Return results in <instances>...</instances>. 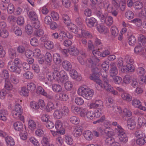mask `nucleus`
<instances>
[{"label": "nucleus", "instance_id": "obj_1", "mask_svg": "<svg viewBox=\"0 0 146 146\" xmlns=\"http://www.w3.org/2000/svg\"><path fill=\"white\" fill-rule=\"evenodd\" d=\"M78 93L86 99L89 100L92 97L94 92L92 90L87 88L85 85L80 86L78 90Z\"/></svg>", "mask_w": 146, "mask_h": 146}, {"label": "nucleus", "instance_id": "obj_2", "mask_svg": "<svg viewBox=\"0 0 146 146\" xmlns=\"http://www.w3.org/2000/svg\"><path fill=\"white\" fill-rule=\"evenodd\" d=\"M21 106L19 104H17L15 107L14 110L12 111V114L14 118L17 119H20L21 121H23L24 117L22 115L23 110Z\"/></svg>", "mask_w": 146, "mask_h": 146}, {"label": "nucleus", "instance_id": "obj_3", "mask_svg": "<svg viewBox=\"0 0 146 146\" xmlns=\"http://www.w3.org/2000/svg\"><path fill=\"white\" fill-rule=\"evenodd\" d=\"M68 113L69 110L67 108L64 109H61L59 110H56L54 111L53 115L55 118L60 119L62 116L68 115Z\"/></svg>", "mask_w": 146, "mask_h": 146}, {"label": "nucleus", "instance_id": "obj_4", "mask_svg": "<svg viewBox=\"0 0 146 146\" xmlns=\"http://www.w3.org/2000/svg\"><path fill=\"white\" fill-rule=\"evenodd\" d=\"M90 108L91 109H96L97 110H103L104 106L103 102L100 100H96L94 102L90 104Z\"/></svg>", "mask_w": 146, "mask_h": 146}, {"label": "nucleus", "instance_id": "obj_5", "mask_svg": "<svg viewBox=\"0 0 146 146\" xmlns=\"http://www.w3.org/2000/svg\"><path fill=\"white\" fill-rule=\"evenodd\" d=\"M7 68L10 72L17 75L19 74L21 72V70L19 66L13 64L11 62H8Z\"/></svg>", "mask_w": 146, "mask_h": 146}, {"label": "nucleus", "instance_id": "obj_6", "mask_svg": "<svg viewBox=\"0 0 146 146\" xmlns=\"http://www.w3.org/2000/svg\"><path fill=\"white\" fill-rule=\"evenodd\" d=\"M87 63H89V65H86L88 67H90V66L92 68V71L93 74H99L100 70L98 68L95 67L96 64L94 61L91 59H89L88 60Z\"/></svg>", "mask_w": 146, "mask_h": 146}, {"label": "nucleus", "instance_id": "obj_7", "mask_svg": "<svg viewBox=\"0 0 146 146\" xmlns=\"http://www.w3.org/2000/svg\"><path fill=\"white\" fill-rule=\"evenodd\" d=\"M39 79L42 82L43 84L46 87L50 86L52 84L51 78L47 77V76L44 75L40 76Z\"/></svg>", "mask_w": 146, "mask_h": 146}, {"label": "nucleus", "instance_id": "obj_8", "mask_svg": "<svg viewBox=\"0 0 146 146\" xmlns=\"http://www.w3.org/2000/svg\"><path fill=\"white\" fill-rule=\"evenodd\" d=\"M85 22L87 25L90 27H95L97 25V21L93 17H87L85 19Z\"/></svg>", "mask_w": 146, "mask_h": 146}, {"label": "nucleus", "instance_id": "obj_9", "mask_svg": "<svg viewBox=\"0 0 146 146\" xmlns=\"http://www.w3.org/2000/svg\"><path fill=\"white\" fill-rule=\"evenodd\" d=\"M83 129L82 126H76L72 132L73 135L76 137H79L82 134Z\"/></svg>", "mask_w": 146, "mask_h": 146}, {"label": "nucleus", "instance_id": "obj_10", "mask_svg": "<svg viewBox=\"0 0 146 146\" xmlns=\"http://www.w3.org/2000/svg\"><path fill=\"white\" fill-rule=\"evenodd\" d=\"M135 68L133 64H127L126 66H123L121 68V70L123 72H127V71L130 72H133Z\"/></svg>", "mask_w": 146, "mask_h": 146}, {"label": "nucleus", "instance_id": "obj_11", "mask_svg": "<svg viewBox=\"0 0 146 146\" xmlns=\"http://www.w3.org/2000/svg\"><path fill=\"white\" fill-rule=\"evenodd\" d=\"M55 128L60 135H63L65 133V130L62 128V124L61 121H58L56 122Z\"/></svg>", "mask_w": 146, "mask_h": 146}, {"label": "nucleus", "instance_id": "obj_12", "mask_svg": "<svg viewBox=\"0 0 146 146\" xmlns=\"http://www.w3.org/2000/svg\"><path fill=\"white\" fill-rule=\"evenodd\" d=\"M122 130H121L119 131L120 133L118 134L120 142L123 143H126L128 140V137L126 134L124 132H122Z\"/></svg>", "mask_w": 146, "mask_h": 146}, {"label": "nucleus", "instance_id": "obj_13", "mask_svg": "<svg viewBox=\"0 0 146 146\" xmlns=\"http://www.w3.org/2000/svg\"><path fill=\"white\" fill-rule=\"evenodd\" d=\"M136 124L134 119L132 118L128 119L127 121V126L129 129H132L135 127Z\"/></svg>", "mask_w": 146, "mask_h": 146}, {"label": "nucleus", "instance_id": "obj_14", "mask_svg": "<svg viewBox=\"0 0 146 146\" xmlns=\"http://www.w3.org/2000/svg\"><path fill=\"white\" fill-rule=\"evenodd\" d=\"M61 76L59 79V82L63 83L68 80V77L66 73L63 70L61 71Z\"/></svg>", "mask_w": 146, "mask_h": 146}, {"label": "nucleus", "instance_id": "obj_15", "mask_svg": "<svg viewBox=\"0 0 146 146\" xmlns=\"http://www.w3.org/2000/svg\"><path fill=\"white\" fill-rule=\"evenodd\" d=\"M63 68L66 70L69 71L72 68V65L71 63L67 60H64L62 64Z\"/></svg>", "mask_w": 146, "mask_h": 146}, {"label": "nucleus", "instance_id": "obj_16", "mask_svg": "<svg viewBox=\"0 0 146 146\" xmlns=\"http://www.w3.org/2000/svg\"><path fill=\"white\" fill-rule=\"evenodd\" d=\"M117 73L118 70L116 67L114 66H111L110 71V76L111 77H113L117 76Z\"/></svg>", "mask_w": 146, "mask_h": 146}, {"label": "nucleus", "instance_id": "obj_17", "mask_svg": "<svg viewBox=\"0 0 146 146\" xmlns=\"http://www.w3.org/2000/svg\"><path fill=\"white\" fill-rule=\"evenodd\" d=\"M62 19L64 23L66 25H70L71 21L69 17L67 14H63L62 15Z\"/></svg>", "mask_w": 146, "mask_h": 146}, {"label": "nucleus", "instance_id": "obj_18", "mask_svg": "<svg viewBox=\"0 0 146 146\" xmlns=\"http://www.w3.org/2000/svg\"><path fill=\"white\" fill-rule=\"evenodd\" d=\"M84 135L85 138L88 140H91L93 138V134L90 131H85L84 132Z\"/></svg>", "mask_w": 146, "mask_h": 146}, {"label": "nucleus", "instance_id": "obj_19", "mask_svg": "<svg viewBox=\"0 0 146 146\" xmlns=\"http://www.w3.org/2000/svg\"><path fill=\"white\" fill-rule=\"evenodd\" d=\"M68 52L71 55L75 56H77L79 53V50L75 47L69 48Z\"/></svg>", "mask_w": 146, "mask_h": 146}, {"label": "nucleus", "instance_id": "obj_20", "mask_svg": "<svg viewBox=\"0 0 146 146\" xmlns=\"http://www.w3.org/2000/svg\"><path fill=\"white\" fill-rule=\"evenodd\" d=\"M97 16L100 19L101 22L103 23H105L106 22V16L107 15H105L100 11H99L96 14Z\"/></svg>", "mask_w": 146, "mask_h": 146}, {"label": "nucleus", "instance_id": "obj_21", "mask_svg": "<svg viewBox=\"0 0 146 146\" xmlns=\"http://www.w3.org/2000/svg\"><path fill=\"white\" fill-rule=\"evenodd\" d=\"M13 125L14 129L18 131H20L23 127V125L21 122L17 121L14 123Z\"/></svg>", "mask_w": 146, "mask_h": 146}, {"label": "nucleus", "instance_id": "obj_22", "mask_svg": "<svg viewBox=\"0 0 146 146\" xmlns=\"http://www.w3.org/2000/svg\"><path fill=\"white\" fill-rule=\"evenodd\" d=\"M28 16L32 21L36 20L38 19L37 15L35 12L33 11H30L28 13Z\"/></svg>", "mask_w": 146, "mask_h": 146}, {"label": "nucleus", "instance_id": "obj_23", "mask_svg": "<svg viewBox=\"0 0 146 146\" xmlns=\"http://www.w3.org/2000/svg\"><path fill=\"white\" fill-rule=\"evenodd\" d=\"M53 60L56 64H60L61 61L60 55L56 53L53 55Z\"/></svg>", "mask_w": 146, "mask_h": 146}, {"label": "nucleus", "instance_id": "obj_24", "mask_svg": "<svg viewBox=\"0 0 146 146\" xmlns=\"http://www.w3.org/2000/svg\"><path fill=\"white\" fill-rule=\"evenodd\" d=\"M52 88L53 90L56 92H59L62 90V88L61 86L59 84H54L52 86Z\"/></svg>", "mask_w": 146, "mask_h": 146}, {"label": "nucleus", "instance_id": "obj_25", "mask_svg": "<svg viewBox=\"0 0 146 146\" xmlns=\"http://www.w3.org/2000/svg\"><path fill=\"white\" fill-rule=\"evenodd\" d=\"M143 51V47L141 45L137 46L134 48V52L135 54H141Z\"/></svg>", "mask_w": 146, "mask_h": 146}, {"label": "nucleus", "instance_id": "obj_26", "mask_svg": "<svg viewBox=\"0 0 146 146\" xmlns=\"http://www.w3.org/2000/svg\"><path fill=\"white\" fill-rule=\"evenodd\" d=\"M135 135L136 137L138 138H143L145 135L143 131L140 129H137L135 131Z\"/></svg>", "mask_w": 146, "mask_h": 146}, {"label": "nucleus", "instance_id": "obj_27", "mask_svg": "<svg viewBox=\"0 0 146 146\" xmlns=\"http://www.w3.org/2000/svg\"><path fill=\"white\" fill-rule=\"evenodd\" d=\"M99 75L96 74H91L90 77V79L96 83H99V82H100V80L99 79Z\"/></svg>", "mask_w": 146, "mask_h": 146}, {"label": "nucleus", "instance_id": "obj_28", "mask_svg": "<svg viewBox=\"0 0 146 146\" xmlns=\"http://www.w3.org/2000/svg\"><path fill=\"white\" fill-rule=\"evenodd\" d=\"M5 141L10 146H13L15 144V142L13 138L9 136H7L6 137Z\"/></svg>", "mask_w": 146, "mask_h": 146}, {"label": "nucleus", "instance_id": "obj_29", "mask_svg": "<svg viewBox=\"0 0 146 146\" xmlns=\"http://www.w3.org/2000/svg\"><path fill=\"white\" fill-rule=\"evenodd\" d=\"M55 109L54 106L52 102H49L46 106L45 109L47 112H50Z\"/></svg>", "mask_w": 146, "mask_h": 146}, {"label": "nucleus", "instance_id": "obj_30", "mask_svg": "<svg viewBox=\"0 0 146 146\" xmlns=\"http://www.w3.org/2000/svg\"><path fill=\"white\" fill-rule=\"evenodd\" d=\"M44 46L48 49H51L54 47L53 42L50 41H46L44 43Z\"/></svg>", "mask_w": 146, "mask_h": 146}, {"label": "nucleus", "instance_id": "obj_31", "mask_svg": "<svg viewBox=\"0 0 146 146\" xmlns=\"http://www.w3.org/2000/svg\"><path fill=\"white\" fill-rule=\"evenodd\" d=\"M31 23L33 27L36 29H39L40 26V22L38 19L36 20L32 21Z\"/></svg>", "mask_w": 146, "mask_h": 146}, {"label": "nucleus", "instance_id": "obj_32", "mask_svg": "<svg viewBox=\"0 0 146 146\" xmlns=\"http://www.w3.org/2000/svg\"><path fill=\"white\" fill-rule=\"evenodd\" d=\"M131 23H133L137 27H140L142 25V21L139 18H135L130 21Z\"/></svg>", "mask_w": 146, "mask_h": 146}, {"label": "nucleus", "instance_id": "obj_33", "mask_svg": "<svg viewBox=\"0 0 146 146\" xmlns=\"http://www.w3.org/2000/svg\"><path fill=\"white\" fill-rule=\"evenodd\" d=\"M128 42L129 45L133 46L134 45L136 42V39L135 36L131 35L128 38Z\"/></svg>", "mask_w": 146, "mask_h": 146}, {"label": "nucleus", "instance_id": "obj_34", "mask_svg": "<svg viewBox=\"0 0 146 146\" xmlns=\"http://www.w3.org/2000/svg\"><path fill=\"white\" fill-rule=\"evenodd\" d=\"M106 22L105 23L108 26H109L111 25L113 22V18L110 16L107 15L106 18Z\"/></svg>", "mask_w": 146, "mask_h": 146}, {"label": "nucleus", "instance_id": "obj_35", "mask_svg": "<svg viewBox=\"0 0 146 146\" xmlns=\"http://www.w3.org/2000/svg\"><path fill=\"white\" fill-rule=\"evenodd\" d=\"M101 75L102 78V80L104 82V84H108L109 80L107 78V74L105 72H101Z\"/></svg>", "mask_w": 146, "mask_h": 146}, {"label": "nucleus", "instance_id": "obj_36", "mask_svg": "<svg viewBox=\"0 0 146 146\" xmlns=\"http://www.w3.org/2000/svg\"><path fill=\"white\" fill-rule=\"evenodd\" d=\"M9 56L11 59H13L16 57V50L12 48H10L8 50Z\"/></svg>", "mask_w": 146, "mask_h": 146}, {"label": "nucleus", "instance_id": "obj_37", "mask_svg": "<svg viewBox=\"0 0 146 146\" xmlns=\"http://www.w3.org/2000/svg\"><path fill=\"white\" fill-rule=\"evenodd\" d=\"M105 143L108 145H110L115 141L114 138L111 137H107L105 139Z\"/></svg>", "mask_w": 146, "mask_h": 146}, {"label": "nucleus", "instance_id": "obj_38", "mask_svg": "<svg viewBox=\"0 0 146 146\" xmlns=\"http://www.w3.org/2000/svg\"><path fill=\"white\" fill-rule=\"evenodd\" d=\"M121 96L122 98L124 100H126L128 101H130L132 100V97L130 94L126 93H124L122 94Z\"/></svg>", "mask_w": 146, "mask_h": 146}, {"label": "nucleus", "instance_id": "obj_39", "mask_svg": "<svg viewBox=\"0 0 146 146\" xmlns=\"http://www.w3.org/2000/svg\"><path fill=\"white\" fill-rule=\"evenodd\" d=\"M6 113L5 110L4 109L1 110L0 112V119L5 121L7 119V118L6 116Z\"/></svg>", "mask_w": 146, "mask_h": 146}, {"label": "nucleus", "instance_id": "obj_40", "mask_svg": "<svg viewBox=\"0 0 146 146\" xmlns=\"http://www.w3.org/2000/svg\"><path fill=\"white\" fill-rule=\"evenodd\" d=\"M97 28L98 31L100 33L104 32V33H107L108 31V29L105 26L102 25H99L97 27Z\"/></svg>", "mask_w": 146, "mask_h": 146}, {"label": "nucleus", "instance_id": "obj_41", "mask_svg": "<svg viewBox=\"0 0 146 146\" xmlns=\"http://www.w3.org/2000/svg\"><path fill=\"white\" fill-rule=\"evenodd\" d=\"M28 124L29 128L32 130H33L36 128V124L34 121L32 120H30Z\"/></svg>", "mask_w": 146, "mask_h": 146}, {"label": "nucleus", "instance_id": "obj_42", "mask_svg": "<svg viewBox=\"0 0 146 146\" xmlns=\"http://www.w3.org/2000/svg\"><path fill=\"white\" fill-rule=\"evenodd\" d=\"M42 144L43 146H49L50 145L49 139L47 137H44L42 140Z\"/></svg>", "mask_w": 146, "mask_h": 146}, {"label": "nucleus", "instance_id": "obj_43", "mask_svg": "<svg viewBox=\"0 0 146 146\" xmlns=\"http://www.w3.org/2000/svg\"><path fill=\"white\" fill-rule=\"evenodd\" d=\"M71 25H70L69 27L70 29L73 33H75L76 34L78 33H79V30H78L76 25L74 24H70Z\"/></svg>", "mask_w": 146, "mask_h": 146}, {"label": "nucleus", "instance_id": "obj_44", "mask_svg": "<svg viewBox=\"0 0 146 146\" xmlns=\"http://www.w3.org/2000/svg\"><path fill=\"white\" fill-rule=\"evenodd\" d=\"M44 57L46 61L48 63H50L52 62V58L50 53L46 52L45 55Z\"/></svg>", "mask_w": 146, "mask_h": 146}, {"label": "nucleus", "instance_id": "obj_45", "mask_svg": "<svg viewBox=\"0 0 146 146\" xmlns=\"http://www.w3.org/2000/svg\"><path fill=\"white\" fill-rule=\"evenodd\" d=\"M24 78L27 79H30L33 77V74L31 72L27 71L23 74Z\"/></svg>", "mask_w": 146, "mask_h": 146}, {"label": "nucleus", "instance_id": "obj_46", "mask_svg": "<svg viewBox=\"0 0 146 146\" xmlns=\"http://www.w3.org/2000/svg\"><path fill=\"white\" fill-rule=\"evenodd\" d=\"M70 120L71 123L75 125L78 124L80 122L79 119L75 116H73L70 117Z\"/></svg>", "mask_w": 146, "mask_h": 146}, {"label": "nucleus", "instance_id": "obj_47", "mask_svg": "<svg viewBox=\"0 0 146 146\" xmlns=\"http://www.w3.org/2000/svg\"><path fill=\"white\" fill-rule=\"evenodd\" d=\"M136 72L139 75L142 76L145 74V71L143 67H139L137 68Z\"/></svg>", "mask_w": 146, "mask_h": 146}, {"label": "nucleus", "instance_id": "obj_48", "mask_svg": "<svg viewBox=\"0 0 146 146\" xmlns=\"http://www.w3.org/2000/svg\"><path fill=\"white\" fill-rule=\"evenodd\" d=\"M126 17L129 19H133L134 17L133 13L131 11H128L125 13Z\"/></svg>", "mask_w": 146, "mask_h": 146}, {"label": "nucleus", "instance_id": "obj_49", "mask_svg": "<svg viewBox=\"0 0 146 146\" xmlns=\"http://www.w3.org/2000/svg\"><path fill=\"white\" fill-rule=\"evenodd\" d=\"M29 90L25 87H23L20 92V94L24 96H27L29 93Z\"/></svg>", "mask_w": 146, "mask_h": 146}, {"label": "nucleus", "instance_id": "obj_50", "mask_svg": "<svg viewBox=\"0 0 146 146\" xmlns=\"http://www.w3.org/2000/svg\"><path fill=\"white\" fill-rule=\"evenodd\" d=\"M131 77L129 75H126L123 78V82L125 84H128L131 81Z\"/></svg>", "mask_w": 146, "mask_h": 146}, {"label": "nucleus", "instance_id": "obj_51", "mask_svg": "<svg viewBox=\"0 0 146 146\" xmlns=\"http://www.w3.org/2000/svg\"><path fill=\"white\" fill-rule=\"evenodd\" d=\"M13 31L15 34L17 36H19L22 35V32L21 28L17 26L14 27Z\"/></svg>", "mask_w": 146, "mask_h": 146}, {"label": "nucleus", "instance_id": "obj_52", "mask_svg": "<svg viewBox=\"0 0 146 146\" xmlns=\"http://www.w3.org/2000/svg\"><path fill=\"white\" fill-rule=\"evenodd\" d=\"M5 88L8 90H10L12 89V85L8 79L5 80Z\"/></svg>", "mask_w": 146, "mask_h": 146}, {"label": "nucleus", "instance_id": "obj_53", "mask_svg": "<svg viewBox=\"0 0 146 146\" xmlns=\"http://www.w3.org/2000/svg\"><path fill=\"white\" fill-rule=\"evenodd\" d=\"M25 29L26 32L28 35H30L33 33L32 27L29 25H28L25 27Z\"/></svg>", "mask_w": 146, "mask_h": 146}, {"label": "nucleus", "instance_id": "obj_54", "mask_svg": "<svg viewBox=\"0 0 146 146\" xmlns=\"http://www.w3.org/2000/svg\"><path fill=\"white\" fill-rule=\"evenodd\" d=\"M114 82L117 84H119L122 82V78L120 76H115L112 77Z\"/></svg>", "mask_w": 146, "mask_h": 146}, {"label": "nucleus", "instance_id": "obj_55", "mask_svg": "<svg viewBox=\"0 0 146 146\" xmlns=\"http://www.w3.org/2000/svg\"><path fill=\"white\" fill-rule=\"evenodd\" d=\"M25 54L28 58H31L34 55V54L32 50H27L25 52Z\"/></svg>", "mask_w": 146, "mask_h": 146}, {"label": "nucleus", "instance_id": "obj_56", "mask_svg": "<svg viewBox=\"0 0 146 146\" xmlns=\"http://www.w3.org/2000/svg\"><path fill=\"white\" fill-rule=\"evenodd\" d=\"M70 74L71 77L73 79H76L78 77V73L75 70H70Z\"/></svg>", "mask_w": 146, "mask_h": 146}, {"label": "nucleus", "instance_id": "obj_57", "mask_svg": "<svg viewBox=\"0 0 146 146\" xmlns=\"http://www.w3.org/2000/svg\"><path fill=\"white\" fill-rule=\"evenodd\" d=\"M31 44L33 46H36L38 45V42L36 38H33L31 39Z\"/></svg>", "mask_w": 146, "mask_h": 146}, {"label": "nucleus", "instance_id": "obj_58", "mask_svg": "<svg viewBox=\"0 0 146 146\" xmlns=\"http://www.w3.org/2000/svg\"><path fill=\"white\" fill-rule=\"evenodd\" d=\"M9 35V33L8 31L5 29H3L1 32V35L2 37L6 38Z\"/></svg>", "mask_w": 146, "mask_h": 146}, {"label": "nucleus", "instance_id": "obj_59", "mask_svg": "<svg viewBox=\"0 0 146 146\" xmlns=\"http://www.w3.org/2000/svg\"><path fill=\"white\" fill-rule=\"evenodd\" d=\"M113 111L117 114H120L122 112V110L120 107L115 106L113 107Z\"/></svg>", "mask_w": 146, "mask_h": 146}, {"label": "nucleus", "instance_id": "obj_60", "mask_svg": "<svg viewBox=\"0 0 146 146\" xmlns=\"http://www.w3.org/2000/svg\"><path fill=\"white\" fill-rule=\"evenodd\" d=\"M65 88L67 90H70L72 88V83L70 81H68L65 83Z\"/></svg>", "mask_w": 146, "mask_h": 146}, {"label": "nucleus", "instance_id": "obj_61", "mask_svg": "<svg viewBox=\"0 0 146 146\" xmlns=\"http://www.w3.org/2000/svg\"><path fill=\"white\" fill-rule=\"evenodd\" d=\"M15 10L14 6L12 3H10L8 6L7 7V11L10 14L13 13Z\"/></svg>", "mask_w": 146, "mask_h": 146}, {"label": "nucleus", "instance_id": "obj_62", "mask_svg": "<svg viewBox=\"0 0 146 146\" xmlns=\"http://www.w3.org/2000/svg\"><path fill=\"white\" fill-rule=\"evenodd\" d=\"M36 88L35 84L33 83H29L27 85V88L29 91H34Z\"/></svg>", "mask_w": 146, "mask_h": 146}, {"label": "nucleus", "instance_id": "obj_63", "mask_svg": "<svg viewBox=\"0 0 146 146\" xmlns=\"http://www.w3.org/2000/svg\"><path fill=\"white\" fill-rule=\"evenodd\" d=\"M60 100L66 101L68 99V96L65 93H60L59 95Z\"/></svg>", "mask_w": 146, "mask_h": 146}, {"label": "nucleus", "instance_id": "obj_64", "mask_svg": "<svg viewBox=\"0 0 146 146\" xmlns=\"http://www.w3.org/2000/svg\"><path fill=\"white\" fill-rule=\"evenodd\" d=\"M132 104L134 107L137 108L141 105V102L139 100L134 99L132 101Z\"/></svg>", "mask_w": 146, "mask_h": 146}]
</instances>
